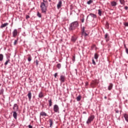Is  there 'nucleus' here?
<instances>
[{
  "label": "nucleus",
  "mask_w": 128,
  "mask_h": 128,
  "mask_svg": "<svg viewBox=\"0 0 128 128\" xmlns=\"http://www.w3.org/2000/svg\"><path fill=\"white\" fill-rule=\"evenodd\" d=\"M48 2H52V0H42V2L40 3V8L42 14H46V12L48 6Z\"/></svg>",
  "instance_id": "nucleus-1"
},
{
  "label": "nucleus",
  "mask_w": 128,
  "mask_h": 128,
  "mask_svg": "<svg viewBox=\"0 0 128 128\" xmlns=\"http://www.w3.org/2000/svg\"><path fill=\"white\" fill-rule=\"evenodd\" d=\"M78 26H80V24H78V21L74 22L70 24L68 30L70 32H74V30H76V28Z\"/></svg>",
  "instance_id": "nucleus-2"
},
{
  "label": "nucleus",
  "mask_w": 128,
  "mask_h": 128,
  "mask_svg": "<svg viewBox=\"0 0 128 128\" xmlns=\"http://www.w3.org/2000/svg\"><path fill=\"white\" fill-rule=\"evenodd\" d=\"M94 115H90L86 122V124H92V122H94Z\"/></svg>",
  "instance_id": "nucleus-3"
},
{
  "label": "nucleus",
  "mask_w": 128,
  "mask_h": 128,
  "mask_svg": "<svg viewBox=\"0 0 128 128\" xmlns=\"http://www.w3.org/2000/svg\"><path fill=\"white\" fill-rule=\"evenodd\" d=\"M59 80H60L61 84H63V82H66V75H60V78Z\"/></svg>",
  "instance_id": "nucleus-4"
},
{
  "label": "nucleus",
  "mask_w": 128,
  "mask_h": 128,
  "mask_svg": "<svg viewBox=\"0 0 128 128\" xmlns=\"http://www.w3.org/2000/svg\"><path fill=\"white\" fill-rule=\"evenodd\" d=\"M98 84V80H92L90 84L92 88H95L96 85Z\"/></svg>",
  "instance_id": "nucleus-5"
},
{
  "label": "nucleus",
  "mask_w": 128,
  "mask_h": 128,
  "mask_svg": "<svg viewBox=\"0 0 128 128\" xmlns=\"http://www.w3.org/2000/svg\"><path fill=\"white\" fill-rule=\"evenodd\" d=\"M54 112H60V108L58 104H54L53 107Z\"/></svg>",
  "instance_id": "nucleus-6"
},
{
  "label": "nucleus",
  "mask_w": 128,
  "mask_h": 128,
  "mask_svg": "<svg viewBox=\"0 0 128 128\" xmlns=\"http://www.w3.org/2000/svg\"><path fill=\"white\" fill-rule=\"evenodd\" d=\"M76 40H78V36H76V35L74 34L71 36V42H76Z\"/></svg>",
  "instance_id": "nucleus-7"
},
{
  "label": "nucleus",
  "mask_w": 128,
  "mask_h": 128,
  "mask_svg": "<svg viewBox=\"0 0 128 128\" xmlns=\"http://www.w3.org/2000/svg\"><path fill=\"white\" fill-rule=\"evenodd\" d=\"M18 30L14 29L12 32V36L13 38H16V36H18Z\"/></svg>",
  "instance_id": "nucleus-8"
},
{
  "label": "nucleus",
  "mask_w": 128,
  "mask_h": 128,
  "mask_svg": "<svg viewBox=\"0 0 128 128\" xmlns=\"http://www.w3.org/2000/svg\"><path fill=\"white\" fill-rule=\"evenodd\" d=\"M62 0H60L58 4H57L58 10H60V8H62Z\"/></svg>",
  "instance_id": "nucleus-9"
},
{
  "label": "nucleus",
  "mask_w": 128,
  "mask_h": 128,
  "mask_svg": "<svg viewBox=\"0 0 128 128\" xmlns=\"http://www.w3.org/2000/svg\"><path fill=\"white\" fill-rule=\"evenodd\" d=\"M110 5H111V6H113V7L116 6H118V2H116V1H112L110 2Z\"/></svg>",
  "instance_id": "nucleus-10"
},
{
  "label": "nucleus",
  "mask_w": 128,
  "mask_h": 128,
  "mask_svg": "<svg viewBox=\"0 0 128 128\" xmlns=\"http://www.w3.org/2000/svg\"><path fill=\"white\" fill-rule=\"evenodd\" d=\"M104 38L106 42H108L110 41V36H108V34L106 33L105 36H104Z\"/></svg>",
  "instance_id": "nucleus-11"
},
{
  "label": "nucleus",
  "mask_w": 128,
  "mask_h": 128,
  "mask_svg": "<svg viewBox=\"0 0 128 128\" xmlns=\"http://www.w3.org/2000/svg\"><path fill=\"white\" fill-rule=\"evenodd\" d=\"M48 122L50 124V127L52 128V124H54V120H52V119H49Z\"/></svg>",
  "instance_id": "nucleus-12"
},
{
  "label": "nucleus",
  "mask_w": 128,
  "mask_h": 128,
  "mask_svg": "<svg viewBox=\"0 0 128 128\" xmlns=\"http://www.w3.org/2000/svg\"><path fill=\"white\" fill-rule=\"evenodd\" d=\"M38 98H44V92H40L38 94Z\"/></svg>",
  "instance_id": "nucleus-13"
},
{
  "label": "nucleus",
  "mask_w": 128,
  "mask_h": 128,
  "mask_svg": "<svg viewBox=\"0 0 128 128\" xmlns=\"http://www.w3.org/2000/svg\"><path fill=\"white\" fill-rule=\"evenodd\" d=\"M13 118H14L15 120L18 118V113H16V111L13 112Z\"/></svg>",
  "instance_id": "nucleus-14"
},
{
  "label": "nucleus",
  "mask_w": 128,
  "mask_h": 128,
  "mask_svg": "<svg viewBox=\"0 0 128 128\" xmlns=\"http://www.w3.org/2000/svg\"><path fill=\"white\" fill-rule=\"evenodd\" d=\"M112 86H114V84L112 83H110L108 86V90H112Z\"/></svg>",
  "instance_id": "nucleus-15"
},
{
  "label": "nucleus",
  "mask_w": 128,
  "mask_h": 128,
  "mask_svg": "<svg viewBox=\"0 0 128 128\" xmlns=\"http://www.w3.org/2000/svg\"><path fill=\"white\" fill-rule=\"evenodd\" d=\"M8 26V23L6 22L4 24H2L0 28H6V26Z\"/></svg>",
  "instance_id": "nucleus-16"
},
{
  "label": "nucleus",
  "mask_w": 128,
  "mask_h": 128,
  "mask_svg": "<svg viewBox=\"0 0 128 128\" xmlns=\"http://www.w3.org/2000/svg\"><path fill=\"white\" fill-rule=\"evenodd\" d=\"M27 96L29 100H32V92L29 91Z\"/></svg>",
  "instance_id": "nucleus-17"
},
{
  "label": "nucleus",
  "mask_w": 128,
  "mask_h": 128,
  "mask_svg": "<svg viewBox=\"0 0 128 128\" xmlns=\"http://www.w3.org/2000/svg\"><path fill=\"white\" fill-rule=\"evenodd\" d=\"M123 116H124V118L126 122H128V114L125 113L123 114Z\"/></svg>",
  "instance_id": "nucleus-18"
},
{
  "label": "nucleus",
  "mask_w": 128,
  "mask_h": 128,
  "mask_svg": "<svg viewBox=\"0 0 128 128\" xmlns=\"http://www.w3.org/2000/svg\"><path fill=\"white\" fill-rule=\"evenodd\" d=\"M48 116V114H46V112H42L40 113V116Z\"/></svg>",
  "instance_id": "nucleus-19"
},
{
  "label": "nucleus",
  "mask_w": 128,
  "mask_h": 128,
  "mask_svg": "<svg viewBox=\"0 0 128 128\" xmlns=\"http://www.w3.org/2000/svg\"><path fill=\"white\" fill-rule=\"evenodd\" d=\"M90 16H92V18H96V14H94L90 13V14L88 16V17Z\"/></svg>",
  "instance_id": "nucleus-20"
},
{
  "label": "nucleus",
  "mask_w": 128,
  "mask_h": 128,
  "mask_svg": "<svg viewBox=\"0 0 128 128\" xmlns=\"http://www.w3.org/2000/svg\"><path fill=\"white\" fill-rule=\"evenodd\" d=\"M16 110H18V106L16 104H14L13 106V110H16Z\"/></svg>",
  "instance_id": "nucleus-21"
},
{
  "label": "nucleus",
  "mask_w": 128,
  "mask_h": 128,
  "mask_svg": "<svg viewBox=\"0 0 128 128\" xmlns=\"http://www.w3.org/2000/svg\"><path fill=\"white\" fill-rule=\"evenodd\" d=\"M95 48L96 50V44H92L91 46V50H94V48Z\"/></svg>",
  "instance_id": "nucleus-22"
},
{
  "label": "nucleus",
  "mask_w": 128,
  "mask_h": 128,
  "mask_svg": "<svg viewBox=\"0 0 128 128\" xmlns=\"http://www.w3.org/2000/svg\"><path fill=\"white\" fill-rule=\"evenodd\" d=\"M27 56H28V62H32V56L28 54V55H27Z\"/></svg>",
  "instance_id": "nucleus-23"
},
{
  "label": "nucleus",
  "mask_w": 128,
  "mask_h": 128,
  "mask_svg": "<svg viewBox=\"0 0 128 128\" xmlns=\"http://www.w3.org/2000/svg\"><path fill=\"white\" fill-rule=\"evenodd\" d=\"M76 100L77 102H80V100H82V96L79 95L78 96L76 97Z\"/></svg>",
  "instance_id": "nucleus-24"
},
{
  "label": "nucleus",
  "mask_w": 128,
  "mask_h": 128,
  "mask_svg": "<svg viewBox=\"0 0 128 128\" xmlns=\"http://www.w3.org/2000/svg\"><path fill=\"white\" fill-rule=\"evenodd\" d=\"M48 104H49V106H52V99H50L48 100Z\"/></svg>",
  "instance_id": "nucleus-25"
},
{
  "label": "nucleus",
  "mask_w": 128,
  "mask_h": 128,
  "mask_svg": "<svg viewBox=\"0 0 128 128\" xmlns=\"http://www.w3.org/2000/svg\"><path fill=\"white\" fill-rule=\"evenodd\" d=\"M120 2L121 4H122L123 6H124L126 4V2L124 0H120Z\"/></svg>",
  "instance_id": "nucleus-26"
},
{
  "label": "nucleus",
  "mask_w": 128,
  "mask_h": 128,
  "mask_svg": "<svg viewBox=\"0 0 128 128\" xmlns=\"http://www.w3.org/2000/svg\"><path fill=\"white\" fill-rule=\"evenodd\" d=\"M94 58L95 60H98V53L94 54Z\"/></svg>",
  "instance_id": "nucleus-27"
},
{
  "label": "nucleus",
  "mask_w": 128,
  "mask_h": 128,
  "mask_svg": "<svg viewBox=\"0 0 128 128\" xmlns=\"http://www.w3.org/2000/svg\"><path fill=\"white\" fill-rule=\"evenodd\" d=\"M4 60V54H0V62H2Z\"/></svg>",
  "instance_id": "nucleus-28"
},
{
  "label": "nucleus",
  "mask_w": 128,
  "mask_h": 128,
  "mask_svg": "<svg viewBox=\"0 0 128 128\" xmlns=\"http://www.w3.org/2000/svg\"><path fill=\"white\" fill-rule=\"evenodd\" d=\"M82 36H88V34H86V31L84 32H82Z\"/></svg>",
  "instance_id": "nucleus-29"
},
{
  "label": "nucleus",
  "mask_w": 128,
  "mask_h": 128,
  "mask_svg": "<svg viewBox=\"0 0 128 128\" xmlns=\"http://www.w3.org/2000/svg\"><path fill=\"white\" fill-rule=\"evenodd\" d=\"M102 10L100 9L98 10V16H102Z\"/></svg>",
  "instance_id": "nucleus-30"
},
{
  "label": "nucleus",
  "mask_w": 128,
  "mask_h": 128,
  "mask_svg": "<svg viewBox=\"0 0 128 128\" xmlns=\"http://www.w3.org/2000/svg\"><path fill=\"white\" fill-rule=\"evenodd\" d=\"M56 68L58 70H60V68H62V64H58L56 65Z\"/></svg>",
  "instance_id": "nucleus-31"
},
{
  "label": "nucleus",
  "mask_w": 128,
  "mask_h": 128,
  "mask_svg": "<svg viewBox=\"0 0 128 128\" xmlns=\"http://www.w3.org/2000/svg\"><path fill=\"white\" fill-rule=\"evenodd\" d=\"M94 2V1L92 0H90L87 2L88 4H92Z\"/></svg>",
  "instance_id": "nucleus-32"
},
{
  "label": "nucleus",
  "mask_w": 128,
  "mask_h": 128,
  "mask_svg": "<svg viewBox=\"0 0 128 128\" xmlns=\"http://www.w3.org/2000/svg\"><path fill=\"white\" fill-rule=\"evenodd\" d=\"M37 16L38 18H42V14L40 12H37Z\"/></svg>",
  "instance_id": "nucleus-33"
},
{
  "label": "nucleus",
  "mask_w": 128,
  "mask_h": 128,
  "mask_svg": "<svg viewBox=\"0 0 128 128\" xmlns=\"http://www.w3.org/2000/svg\"><path fill=\"white\" fill-rule=\"evenodd\" d=\"M18 38H17V40H14V46H16V44H18Z\"/></svg>",
  "instance_id": "nucleus-34"
},
{
  "label": "nucleus",
  "mask_w": 128,
  "mask_h": 128,
  "mask_svg": "<svg viewBox=\"0 0 128 128\" xmlns=\"http://www.w3.org/2000/svg\"><path fill=\"white\" fill-rule=\"evenodd\" d=\"M72 60L73 62H76V56L74 55L72 56Z\"/></svg>",
  "instance_id": "nucleus-35"
},
{
  "label": "nucleus",
  "mask_w": 128,
  "mask_h": 128,
  "mask_svg": "<svg viewBox=\"0 0 128 128\" xmlns=\"http://www.w3.org/2000/svg\"><path fill=\"white\" fill-rule=\"evenodd\" d=\"M10 62V59L8 60L4 63V66H7L8 64Z\"/></svg>",
  "instance_id": "nucleus-36"
},
{
  "label": "nucleus",
  "mask_w": 128,
  "mask_h": 128,
  "mask_svg": "<svg viewBox=\"0 0 128 128\" xmlns=\"http://www.w3.org/2000/svg\"><path fill=\"white\" fill-rule=\"evenodd\" d=\"M86 32L85 28H84V26H83V27L82 28V29H81V32L82 33V32Z\"/></svg>",
  "instance_id": "nucleus-37"
},
{
  "label": "nucleus",
  "mask_w": 128,
  "mask_h": 128,
  "mask_svg": "<svg viewBox=\"0 0 128 128\" xmlns=\"http://www.w3.org/2000/svg\"><path fill=\"white\" fill-rule=\"evenodd\" d=\"M92 64H93L94 66H96V61H94V58L92 59Z\"/></svg>",
  "instance_id": "nucleus-38"
},
{
  "label": "nucleus",
  "mask_w": 128,
  "mask_h": 128,
  "mask_svg": "<svg viewBox=\"0 0 128 128\" xmlns=\"http://www.w3.org/2000/svg\"><path fill=\"white\" fill-rule=\"evenodd\" d=\"M4 94V89H1L0 90V95Z\"/></svg>",
  "instance_id": "nucleus-39"
},
{
  "label": "nucleus",
  "mask_w": 128,
  "mask_h": 128,
  "mask_svg": "<svg viewBox=\"0 0 128 128\" xmlns=\"http://www.w3.org/2000/svg\"><path fill=\"white\" fill-rule=\"evenodd\" d=\"M35 62L36 64V66H38V60H36Z\"/></svg>",
  "instance_id": "nucleus-40"
},
{
  "label": "nucleus",
  "mask_w": 128,
  "mask_h": 128,
  "mask_svg": "<svg viewBox=\"0 0 128 128\" xmlns=\"http://www.w3.org/2000/svg\"><path fill=\"white\" fill-rule=\"evenodd\" d=\"M82 22H84V16L82 18L80 19Z\"/></svg>",
  "instance_id": "nucleus-41"
},
{
  "label": "nucleus",
  "mask_w": 128,
  "mask_h": 128,
  "mask_svg": "<svg viewBox=\"0 0 128 128\" xmlns=\"http://www.w3.org/2000/svg\"><path fill=\"white\" fill-rule=\"evenodd\" d=\"M124 26H128V22H126L124 24Z\"/></svg>",
  "instance_id": "nucleus-42"
},
{
  "label": "nucleus",
  "mask_w": 128,
  "mask_h": 128,
  "mask_svg": "<svg viewBox=\"0 0 128 128\" xmlns=\"http://www.w3.org/2000/svg\"><path fill=\"white\" fill-rule=\"evenodd\" d=\"M56 76H58V72H56L54 74V78H56Z\"/></svg>",
  "instance_id": "nucleus-43"
},
{
  "label": "nucleus",
  "mask_w": 128,
  "mask_h": 128,
  "mask_svg": "<svg viewBox=\"0 0 128 128\" xmlns=\"http://www.w3.org/2000/svg\"><path fill=\"white\" fill-rule=\"evenodd\" d=\"M88 86V82H85V86Z\"/></svg>",
  "instance_id": "nucleus-44"
},
{
  "label": "nucleus",
  "mask_w": 128,
  "mask_h": 128,
  "mask_svg": "<svg viewBox=\"0 0 128 128\" xmlns=\"http://www.w3.org/2000/svg\"><path fill=\"white\" fill-rule=\"evenodd\" d=\"M115 112L116 114H118V112H120V111H118V109H116Z\"/></svg>",
  "instance_id": "nucleus-45"
},
{
  "label": "nucleus",
  "mask_w": 128,
  "mask_h": 128,
  "mask_svg": "<svg viewBox=\"0 0 128 128\" xmlns=\"http://www.w3.org/2000/svg\"><path fill=\"white\" fill-rule=\"evenodd\" d=\"M28 18H30V16L26 15V20H28Z\"/></svg>",
  "instance_id": "nucleus-46"
},
{
  "label": "nucleus",
  "mask_w": 128,
  "mask_h": 128,
  "mask_svg": "<svg viewBox=\"0 0 128 128\" xmlns=\"http://www.w3.org/2000/svg\"><path fill=\"white\" fill-rule=\"evenodd\" d=\"M124 9H125L126 10H128V6H125Z\"/></svg>",
  "instance_id": "nucleus-47"
},
{
  "label": "nucleus",
  "mask_w": 128,
  "mask_h": 128,
  "mask_svg": "<svg viewBox=\"0 0 128 128\" xmlns=\"http://www.w3.org/2000/svg\"><path fill=\"white\" fill-rule=\"evenodd\" d=\"M126 52L127 54H128V48L126 49Z\"/></svg>",
  "instance_id": "nucleus-48"
},
{
  "label": "nucleus",
  "mask_w": 128,
  "mask_h": 128,
  "mask_svg": "<svg viewBox=\"0 0 128 128\" xmlns=\"http://www.w3.org/2000/svg\"><path fill=\"white\" fill-rule=\"evenodd\" d=\"M124 48L125 50H126V48H126V44H124Z\"/></svg>",
  "instance_id": "nucleus-49"
},
{
  "label": "nucleus",
  "mask_w": 128,
  "mask_h": 128,
  "mask_svg": "<svg viewBox=\"0 0 128 128\" xmlns=\"http://www.w3.org/2000/svg\"><path fill=\"white\" fill-rule=\"evenodd\" d=\"M28 128H32V126L31 125H29V126H28Z\"/></svg>",
  "instance_id": "nucleus-50"
},
{
  "label": "nucleus",
  "mask_w": 128,
  "mask_h": 128,
  "mask_svg": "<svg viewBox=\"0 0 128 128\" xmlns=\"http://www.w3.org/2000/svg\"><path fill=\"white\" fill-rule=\"evenodd\" d=\"M75 71H76V74H78V70L75 69Z\"/></svg>",
  "instance_id": "nucleus-51"
},
{
  "label": "nucleus",
  "mask_w": 128,
  "mask_h": 128,
  "mask_svg": "<svg viewBox=\"0 0 128 128\" xmlns=\"http://www.w3.org/2000/svg\"><path fill=\"white\" fill-rule=\"evenodd\" d=\"M104 98H105V100H106V99L108 98L106 97V96H105L104 97Z\"/></svg>",
  "instance_id": "nucleus-52"
},
{
  "label": "nucleus",
  "mask_w": 128,
  "mask_h": 128,
  "mask_svg": "<svg viewBox=\"0 0 128 128\" xmlns=\"http://www.w3.org/2000/svg\"><path fill=\"white\" fill-rule=\"evenodd\" d=\"M83 114H86V112H83Z\"/></svg>",
  "instance_id": "nucleus-53"
},
{
  "label": "nucleus",
  "mask_w": 128,
  "mask_h": 128,
  "mask_svg": "<svg viewBox=\"0 0 128 128\" xmlns=\"http://www.w3.org/2000/svg\"><path fill=\"white\" fill-rule=\"evenodd\" d=\"M12 26V23L11 24V26Z\"/></svg>",
  "instance_id": "nucleus-54"
},
{
  "label": "nucleus",
  "mask_w": 128,
  "mask_h": 128,
  "mask_svg": "<svg viewBox=\"0 0 128 128\" xmlns=\"http://www.w3.org/2000/svg\"><path fill=\"white\" fill-rule=\"evenodd\" d=\"M70 10H72V8H70Z\"/></svg>",
  "instance_id": "nucleus-55"
},
{
  "label": "nucleus",
  "mask_w": 128,
  "mask_h": 128,
  "mask_svg": "<svg viewBox=\"0 0 128 128\" xmlns=\"http://www.w3.org/2000/svg\"><path fill=\"white\" fill-rule=\"evenodd\" d=\"M7 0V1H8V0Z\"/></svg>",
  "instance_id": "nucleus-56"
}]
</instances>
